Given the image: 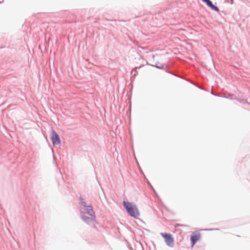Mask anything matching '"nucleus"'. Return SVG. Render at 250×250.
I'll return each mask as SVG.
<instances>
[{"label": "nucleus", "instance_id": "1", "mask_svg": "<svg viewBox=\"0 0 250 250\" xmlns=\"http://www.w3.org/2000/svg\"><path fill=\"white\" fill-rule=\"evenodd\" d=\"M81 204L83 207L84 214L83 219L84 221L88 222L89 220H92L95 217V212L93 210L91 206L89 205L86 202L81 199Z\"/></svg>", "mask_w": 250, "mask_h": 250}, {"label": "nucleus", "instance_id": "2", "mask_svg": "<svg viewBox=\"0 0 250 250\" xmlns=\"http://www.w3.org/2000/svg\"><path fill=\"white\" fill-rule=\"evenodd\" d=\"M124 205L128 213L132 217L136 218L139 216V211L137 206L128 202H124Z\"/></svg>", "mask_w": 250, "mask_h": 250}, {"label": "nucleus", "instance_id": "3", "mask_svg": "<svg viewBox=\"0 0 250 250\" xmlns=\"http://www.w3.org/2000/svg\"><path fill=\"white\" fill-rule=\"evenodd\" d=\"M161 236L164 238L166 244L169 247L174 246V239L170 233H161Z\"/></svg>", "mask_w": 250, "mask_h": 250}, {"label": "nucleus", "instance_id": "4", "mask_svg": "<svg viewBox=\"0 0 250 250\" xmlns=\"http://www.w3.org/2000/svg\"><path fill=\"white\" fill-rule=\"evenodd\" d=\"M200 237L201 234L199 232L195 231L192 233L190 237L192 246H193L195 243L200 239Z\"/></svg>", "mask_w": 250, "mask_h": 250}, {"label": "nucleus", "instance_id": "5", "mask_svg": "<svg viewBox=\"0 0 250 250\" xmlns=\"http://www.w3.org/2000/svg\"><path fill=\"white\" fill-rule=\"evenodd\" d=\"M51 140L53 145H59L60 143L59 136L54 130L52 131Z\"/></svg>", "mask_w": 250, "mask_h": 250}, {"label": "nucleus", "instance_id": "6", "mask_svg": "<svg viewBox=\"0 0 250 250\" xmlns=\"http://www.w3.org/2000/svg\"><path fill=\"white\" fill-rule=\"evenodd\" d=\"M204 2H205L208 6H209L210 8H211L212 10H214L216 11H219V9L217 7L214 5L211 1H210L209 0H202Z\"/></svg>", "mask_w": 250, "mask_h": 250}]
</instances>
